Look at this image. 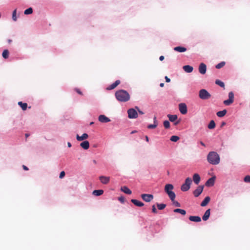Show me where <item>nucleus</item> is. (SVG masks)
Here are the masks:
<instances>
[{"label":"nucleus","mask_w":250,"mask_h":250,"mask_svg":"<svg viewBox=\"0 0 250 250\" xmlns=\"http://www.w3.org/2000/svg\"><path fill=\"white\" fill-rule=\"evenodd\" d=\"M115 97L118 101L122 102H126L129 100L130 95L125 90H119L116 92Z\"/></svg>","instance_id":"obj_1"},{"label":"nucleus","mask_w":250,"mask_h":250,"mask_svg":"<svg viewBox=\"0 0 250 250\" xmlns=\"http://www.w3.org/2000/svg\"><path fill=\"white\" fill-rule=\"evenodd\" d=\"M207 160L209 163L214 165L218 164L220 160L219 155L214 151L210 152L208 154Z\"/></svg>","instance_id":"obj_2"},{"label":"nucleus","mask_w":250,"mask_h":250,"mask_svg":"<svg viewBox=\"0 0 250 250\" xmlns=\"http://www.w3.org/2000/svg\"><path fill=\"white\" fill-rule=\"evenodd\" d=\"M174 187L171 184H166L165 186V191L171 201H173L176 197L175 193L172 191Z\"/></svg>","instance_id":"obj_3"},{"label":"nucleus","mask_w":250,"mask_h":250,"mask_svg":"<svg viewBox=\"0 0 250 250\" xmlns=\"http://www.w3.org/2000/svg\"><path fill=\"white\" fill-rule=\"evenodd\" d=\"M199 96L202 100H207L210 98L211 95L207 90L204 89H201L199 92Z\"/></svg>","instance_id":"obj_4"},{"label":"nucleus","mask_w":250,"mask_h":250,"mask_svg":"<svg viewBox=\"0 0 250 250\" xmlns=\"http://www.w3.org/2000/svg\"><path fill=\"white\" fill-rule=\"evenodd\" d=\"M234 101V94L232 91H230L229 93V99L225 100L223 103L226 105H230Z\"/></svg>","instance_id":"obj_5"},{"label":"nucleus","mask_w":250,"mask_h":250,"mask_svg":"<svg viewBox=\"0 0 250 250\" xmlns=\"http://www.w3.org/2000/svg\"><path fill=\"white\" fill-rule=\"evenodd\" d=\"M128 117L130 119H135L138 117L137 111L133 108L129 109L127 110Z\"/></svg>","instance_id":"obj_6"},{"label":"nucleus","mask_w":250,"mask_h":250,"mask_svg":"<svg viewBox=\"0 0 250 250\" xmlns=\"http://www.w3.org/2000/svg\"><path fill=\"white\" fill-rule=\"evenodd\" d=\"M141 197L144 201L149 202L153 200V195L150 194H142Z\"/></svg>","instance_id":"obj_7"},{"label":"nucleus","mask_w":250,"mask_h":250,"mask_svg":"<svg viewBox=\"0 0 250 250\" xmlns=\"http://www.w3.org/2000/svg\"><path fill=\"white\" fill-rule=\"evenodd\" d=\"M179 109L182 114H186L187 113V106L184 103H181L179 104Z\"/></svg>","instance_id":"obj_8"},{"label":"nucleus","mask_w":250,"mask_h":250,"mask_svg":"<svg viewBox=\"0 0 250 250\" xmlns=\"http://www.w3.org/2000/svg\"><path fill=\"white\" fill-rule=\"evenodd\" d=\"M204 186H199L194 191L193 194L195 197H198L203 192Z\"/></svg>","instance_id":"obj_9"},{"label":"nucleus","mask_w":250,"mask_h":250,"mask_svg":"<svg viewBox=\"0 0 250 250\" xmlns=\"http://www.w3.org/2000/svg\"><path fill=\"white\" fill-rule=\"evenodd\" d=\"M207 71V66L204 63H201L199 66V71L201 74H205Z\"/></svg>","instance_id":"obj_10"},{"label":"nucleus","mask_w":250,"mask_h":250,"mask_svg":"<svg viewBox=\"0 0 250 250\" xmlns=\"http://www.w3.org/2000/svg\"><path fill=\"white\" fill-rule=\"evenodd\" d=\"M101 182L103 184H107L109 182L110 177L104 176H101L99 177Z\"/></svg>","instance_id":"obj_11"},{"label":"nucleus","mask_w":250,"mask_h":250,"mask_svg":"<svg viewBox=\"0 0 250 250\" xmlns=\"http://www.w3.org/2000/svg\"><path fill=\"white\" fill-rule=\"evenodd\" d=\"M98 120L101 123H108L110 121V120L104 115H100Z\"/></svg>","instance_id":"obj_12"},{"label":"nucleus","mask_w":250,"mask_h":250,"mask_svg":"<svg viewBox=\"0 0 250 250\" xmlns=\"http://www.w3.org/2000/svg\"><path fill=\"white\" fill-rule=\"evenodd\" d=\"M120 83V81L117 80L113 83L111 84L108 87H107L106 88V89L108 90L113 89L115 88H116Z\"/></svg>","instance_id":"obj_13"},{"label":"nucleus","mask_w":250,"mask_h":250,"mask_svg":"<svg viewBox=\"0 0 250 250\" xmlns=\"http://www.w3.org/2000/svg\"><path fill=\"white\" fill-rule=\"evenodd\" d=\"M215 177L210 178L206 183L205 185L206 186H212L214 185L215 181Z\"/></svg>","instance_id":"obj_14"},{"label":"nucleus","mask_w":250,"mask_h":250,"mask_svg":"<svg viewBox=\"0 0 250 250\" xmlns=\"http://www.w3.org/2000/svg\"><path fill=\"white\" fill-rule=\"evenodd\" d=\"M88 137V135L86 133H83L81 136H80L78 134L76 136V139L79 141H82L85 139H86Z\"/></svg>","instance_id":"obj_15"},{"label":"nucleus","mask_w":250,"mask_h":250,"mask_svg":"<svg viewBox=\"0 0 250 250\" xmlns=\"http://www.w3.org/2000/svg\"><path fill=\"white\" fill-rule=\"evenodd\" d=\"M200 180V176L198 174L195 173L193 175V180L196 185L199 183Z\"/></svg>","instance_id":"obj_16"},{"label":"nucleus","mask_w":250,"mask_h":250,"mask_svg":"<svg viewBox=\"0 0 250 250\" xmlns=\"http://www.w3.org/2000/svg\"><path fill=\"white\" fill-rule=\"evenodd\" d=\"M131 202L137 207H141L144 206V204L143 202L136 199H131Z\"/></svg>","instance_id":"obj_17"},{"label":"nucleus","mask_w":250,"mask_h":250,"mask_svg":"<svg viewBox=\"0 0 250 250\" xmlns=\"http://www.w3.org/2000/svg\"><path fill=\"white\" fill-rule=\"evenodd\" d=\"M189 220L191 221L195 222H200L201 221V218L197 216H190L189 217Z\"/></svg>","instance_id":"obj_18"},{"label":"nucleus","mask_w":250,"mask_h":250,"mask_svg":"<svg viewBox=\"0 0 250 250\" xmlns=\"http://www.w3.org/2000/svg\"><path fill=\"white\" fill-rule=\"evenodd\" d=\"M210 214V209H207L206 212H205L202 219L204 221H207L209 217Z\"/></svg>","instance_id":"obj_19"},{"label":"nucleus","mask_w":250,"mask_h":250,"mask_svg":"<svg viewBox=\"0 0 250 250\" xmlns=\"http://www.w3.org/2000/svg\"><path fill=\"white\" fill-rule=\"evenodd\" d=\"M80 146L84 149H87L89 147V143L87 141H84L81 143Z\"/></svg>","instance_id":"obj_20"},{"label":"nucleus","mask_w":250,"mask_h":250,"mask_svg":"<svg viewBox=\"0 0 250 250\" xmlns=\"http://www.w3.org/2000/svg\"><path fill=\"white\" fill-rule=\"evenodd\" d=\"M184 70L187 73H191L193 70L192 66L187 65L183 66Z\"/></svg>","instance_id":"obj_21"},{"label":"nucleus","mask_w":250,"mask_h":250,"mask_svg":"<svg viewBox=\"0 0 250 250\" xmlns=\"http://www.w3.org/2000/svg\"><path fill=\"white\" fill-rule=\"evenodd\" d=\"M210 197L209 196H207L206 197H205L204 200L202 202L201 206L202 207H205L208 204L209 202L210 201Z\"/></svg>","instance_id":"obj_22"},{"label":"nucleus","mask_w":250,"mask_h":250,"mask_svg":"<svg viewBox=\"0 0 250 250\" xmlns=\"http://www.w3.org/2000/svg\"><path fill=\"white\" fill-rule=\"evenodd\" d=\"M174 50L179 52H184L187 50V48L182 46H176L174 48Z\"/></svg>","instance_id":"obj_23"},{"label":"nucleus","mask_w":250,"mask_h":250,"mask_svg":"<svg viewBox=\"0 0 250 250\" xmlns=\"http://www.w3.org/2000/svg\"><path fill=\"white\" fill-rule=\"evenodd\" d=\"M121 190L124 193L127 194H131L132 192L127 187L124 186L121 188Z\"/></svg>","instance_id":"obj_24"},{"label":"nucleus","mask_w":250,"mask_h":250,"mask_svg":"<svg viewBox=\"0 0 250 250\" xmlns=\"http://www.w3.org/2000/svg\"><path fill=\"white\" fill-rule=\"evenodd\" d=\"M104 191L102 189L94 190L93 191V194L95 196H100L103 194Z\"/></svg>","instance_id":"obj_25"},{"label":"nucleus","mask_w":250,"mask_h":250,"mask_svg":"<svg viewBox=\"0 0 250 250\" xmlns=\"http://www.w3.org/2000/svg\"><path fill=\"white\" fill-rule=\"evenodd\" d=\"M173 211L175 213H179L183 215H185L186 214V211L184 209H180V208H176L174 209Z\"/></svg>","instance_id":"obj_26"},{"label":"nucleus","mask_w":250,"mask_h":250,"mask_svg":"<svg viewBox=\"0 0 250 250\" xmlns=\"http://www.w3.org/2000/svg\"><path fill=\"white\" fill-rule=\"evenodd\" d=\"M18 105L21 106L23 110H25L27 107V104L26 103H23L22 102H19Z\"/></svg>","instance_id":"obj_27"},{"label":"nucleus","mask_w":250,"mask_h":250,"mask_svg":"<svg viewBox=\"0 0 250 250\" xmlns=\"http://www.w3.org/2000/svg\"><path fill=\"white\" fill-rule=\"evenodd\" d=\"M167 117L171 122H174L177 119V116L176 115H167Z\"/></svg>","instance_id":"obj_28"},{"label":"nucleus","mask_w":250,"mask_h":250,"mask_svg":"<svg viewBox=\"0 0 250 250\" xmlns=\"http://www.w3.org/2000/svg\"><path fill=\"white\" fill-rule=\"evenodd\" d=\"M227 113V110L226 109L217 112L216 114L219 117H222L224 116Z\"/></svg>","instance_id":"obj_29"},{"label":"nucleus","mask_w":250,"mask_h":250,"mask_svg":"<svg viewBox=\"0 0 250 250\" xmlns=\"http://www.w3.org/2000/svg\"><path fill=\"white\" fill-rule=\"evenodd\" d=\"M192 183V180L190 178L188 177L186 179L184 184L188 186V188H190V185Z\"/></svg>","instance_id":"obj_30"},{"label":"nucleus","mask_w":250,"mask_h":250,"mask_svg":"<svg viewBox=\"0 0 250 250\" xmlns=\"http://www.w3.org/2000/svg\"><path fill=\"white\" fill-rule=\"evenodd\" d=\"M208 128L210 129H213L215 127V123L213 120H211L208 126Z\"/></svg>","instance_id":"obj_31"},{"label":"nucleus","mask_w":250,"mask_h":250,"mask_svg":"<svg viewBox=\"0 0 250 250\" xmlns=\"http://www.w3.org/2000/svg\"><path fill=\"white\" fill-rule=\"evenodd\" d=\"M190 188H188V186L185 184H183L181 187V189L183 191H187Z\"/></svg>","instance_id":"obj_32"},{"label":"nucleus","mask_w":250,"mask_h":250,"mask_svg":"<svg viewBox=\"0 0 250 250\" xmlns=\"http://www.w3.org/2000/svg\"><path fill=\"white\" fill-rule=\"evenodd\" d=\"M166 204H157V207L159 210H163L166 207Z\"/></svg>","instance_id":"obj_33"},{"label":"nucleus","mask_w":250,"mask_h":250,"mask_svg":"<svg viewBox=\"0 0 250 250\" xmlns=\"http://www.w3.org/2000/svg\"><path fill=\"white\" fill-rule=\"evenodd\" d=\"M2 57L4 58V59H7L8 58V56H9V51L7 49H5L4 50H3V52H2Z\"/></svg>","instance_id":"obj_34"},{"label":"nucleus","mask_w":250,"mask_h":250,"mask_svg":"<svg viewBox=\"0 0 250 250\" xmlns=\"http://www.w3.org/2000/svg\"><path fill=\"white\" fill-rule=\"evenodd\" d=\"M32 13H33V9L31 7L28 8V9H26L24 12V14L25 15L31 14Z\"/></svg>","instance_id":"obj_35"},{"label":"nucleus","mask_w":250,"mask_h":250,"mask_svg":"<svg viewBox=\"0 0 250 250\" xmlns=\"http://www.w3.org/2000/svg\"><path fill=\"white\" fill-rule=\"evenodd\" d=\"M225 62H222L220 63H219L218 64H217L215 67L217 68V69H220L222 67H223L225 65Z\"/></svg>","instance_id":"obj_36"},{"label":"nucleus","mask_w":250,"mask_h":250,"mask_svg":"<svg viewBox=\"0 0 250 250\" xmlns=\"http://www.w3.org/2000/svg\"><path fill=\"white\" fill-rule=\"evenodd\" d=\"M170 140L172 142H176L179 140V137L177 136L173 135L170 137Z\"/></svg>","instance_id":"obj_37"},{"label":"nucleus","mask_w":250,"mask_h":250,"mask_svg":"<svg viewBox=\"0 0 250 250\" xmlns=\"http://www.w3.org/2000/svg\"><path fill=\"white\" fill-rule=\"evenodd\" d=\"M215 83L219 85L220 86H221L222 87H224V86H225L224 83L219 80H217L215 81Z\"/></svg>","instance_id":"obj_38"},{"label":"nucleus","mask_w":250,"mask_h":250,"mask_svg":"<svg viewBox=\"0 0 250 250\" xmlns=\"http://www.w3.org/2000/svg\"><path fill=\"white\" fill-rule=\"evenodd\" d=\"M164 126L166 128H169L170 127V123L169 122L166 120L164 122Z\"/></svg>","instance_id":"obj_39"},{"label":"nucleus","mask_w":250,"mask_h":250,"mask_svg":"<svg viewBox=\"0 0 250 250\" xmlns=\"http://www.w3.org/2000/svg\"><path fill=\"white\" fill-rule=\"evenodd\" d=\"M158 125V123H155L153 124L149 125L147 126L148 128L151 129V128H156Z\"/></svg>","instance_id":"obj_40"},{"label":"nucleus","mask_w":250,"mask_h":250,"mask_svg":"<svg viewBox=\"0 0 250 250\" xmlns=\"http://www.w3.org/2000/svg\"><path fill=\"white\" fill-rule=\"evenodd\" d=\"M16 12H17L16 9H15V10H14V11L13 12V13H12V19L14 21H17Z\"/></svg>","instance_id":"obj_41"},{"label":"nucleus","mask_w":250,"mask_h":250,"mask_svg":"<svg viewBox=\"0 0 250 250\" xmlns=\"http://www.w3.org/2000/svg\"><path fill=\"white\" fill-rule=\"evenodd\" d=\"M171 201L173 202V204L175 206L177 207H180L181 206L180 204L178 202L175 201V199Z\"/></svg>","instance_id":"obj_42"},{"label":"nucleus","mask_w":250,"mask_h":250,"mask_svg":"<svg viewBox=\"0 0 250 250\" xmlns=\"http://www.w3.org/2000/svg\"><path fill=\"white\" fill-rule=\"evenodd\" d=\"M244 180L245 182L250 183V176L247 175V176H245Z\"/></svg>","instance_id":"obj_43"},{"label":"nucleus","mask_w":250,"mask_h":250,"mask_svg":"<svg viewBox=\"0 0 250 250\" xmlns=\"http://www.w3.org/2000/svg\"><path fill=\"white\" fill-rule=\"evenodd\" d=\"M152 212L155 214L157 213V210L155 205H153L152 206Z\"/></svg>","instance_id":"obj_44"},{"label":"nucleus","mask_w":250,"mask_h":250,"mask_svg":"<svg viewBox=\"0 0 250 250\" xmlns=\"http://www.w3.org/2000/svg\"><path fill=\"white\" fill-rule=\"evenodd\" d=\"M65 174V172H64V171H62V172L60 173V174L59 178H60V179H62V178H63L64 177Z\"/></svg>","instance_id":"obj_45"},{"label":"nucleus","mask_w":250,"mask_h":250,"mask_svg":"<svg viewBox=\"0 0 250 250\" xmlns=\"http://www.w3.org/2000/svg\"><path fill=\"white\" fill-rule=\"evenodd\" d=\"M75 91L77 92L78 94L80 95H83L82 92L81 91L80 89L77 88H75Z\"/></svg>","instance_id":"obj_46"},{"label":"nucleus","mask_w":250,"mask_h":250,"mask_svg":"<svg viewBox=\"0 0 250 250\" xmlns=\"http://www.w3.org/2000/svg\"><path fill=\"white\" fill-rule=\"evenodd\" d=\"M119 201H120L122 203H124L125 201V198L124 197L121 196L118 198Z\"/></svg>","instance_id":"obj_47"},{"label":"nucleus","mask_w":250,"mask_h":250,"mask_svg":"<svg viewBox=\"0 0 250 250\" xmlns=\"http://www.w3.org/2000/svg\"><path fill=\"white\" fill-rule=\"evenodd\" d=\"M165 78L166 82L169 83L170 82V79L169 78H168L167 76H166Z\"/></svg>","instance_id":"obj_48"},{"label":"nucleus","mask_w":250,"mask_h":250,"mask_svg":"<svg viewBox=\"0 0 250 250\" xmlns=\"http://www.w3.org/2000/svg\"><path fill=\"white\" fill-rule=\"evenodd\" d=\"M136 108L137 109L139 114H142V115L144 114V112L143 111H142L141 110H139L138 107H136Z\"/></svg>","instance_id":"obj_49"},{"label":"nucleus","mask_w":250,"mask_h":250,"mask_svg":"<svg viewBox=\"0 0 250 250\" xmlns=\"http://www.w3.org/2000/svg\"><path fill=\"white\" fill-rule=\"evenodd\" d=\"M22 167H23V169L25 170H28V168L26 166H25L24 165L22 166Z\"/></svg>","instance_id":"obj_50"},{"label":"nucleus","mask_w":250,"mask_h":250,"mask_svg":"<svg viewBox=\"0 0 250 250\" xmlns=\"http://www.w3.org/2000/svg\"><path fill=\"white\" fill-rule=\"evenodd\" d=\"M164 58H164V56H161L160 57V58H159V59H160V60L161 61H163V60H164Z\"/></svg>","instance_id":"obj_51"},{"label":"nucleus","mask_w":250,"mask_h":250,"mask_svg":"<svg viewBox=\"0 0 250 250\" xmlns=\"http://www.w3.org/2000/svg\"><path fill=\"white\" fill-rule=\"evenodd\" d=\"M226 123L225 122H223L222 123H221V127H223V126L225 125H226Z\"/></svg>","instance_id":"obj_52"},{"label":"nucleus","mask_w":250,"mask_h":250,"mask_svg":"<svg viewBox=\"0 0 250 250\" xmlns=\"http://www.w3.org/2000/svg\"><path fill=\"white\" fill-rule=\"evenodd\" d=\"M154 124L157 123V121L156 120V117H154Z\"/></svg>","instance_id":"obj_53"},{"label":"nucleus","mask_w":250,"mask_h":250,"mask_svg":"<svg viewBox=\"0 0 250 250\" xmlns=\"http://www.w3.org/2000/svg\"><path fill=\"white\" fill-rule=\"evenodd\" d=\"M145 138H146V142H149V138H148V136H146Z\"/></svg>","instance_id":"obj_54"},{"label":"nucleus","mask_w":250,"mask_h":250,"mask_svg":"<svg viewBox=\"0 0 250 250\" xmlns=\"http://www.w3.org/2000/svg\"><path fill=\"white\" fill-rule=\"evenodd\" d=\"M67 146L69 147H70L71 146V144L70 142L67 143Z\"/></svg>","instance_id":"obj_55"},{"label":"nucleus","mask_w":250,"mask_h":250,"mask_svg":"<svg viewBox=\"0 0 250 250\" xmlns=\"http://www.w3.org/2000/svg\"><path fill=\"white\" fill-rule=\"evenodd\" d=\"M160 86L161 87H163L164 86V83H161L160 84Z\"/></svg>","instance_id":"obj_56"},{"label":"nucleus","mask_w":250,"mask_h":250,"mask_svg":"<svg viewBox=\"0 0 250 250\" xmlns=\"http://www.w3.org/2000/svg\"><path fill=\"white\" fill-rule=\"evenodd\" d=\"M200 144L202 146H205V145L203 142H200Z\"/></svg>","instance_id":"obj_57"},{"label":"nucleus","mask_w":250,"mask_h":250,"mask_svg":"<svg viewBox=\"0 0 250 250\" xmlns=\"http://www.w3.org/2000/svg\"><path fill=\"white\" fill-rule=\"evenodd\" d=\"M136 132H137V131L136 130H133V131L131 132V134H133V133H136Z\"/></svg>","instance_id":"obj_58"},{"label":"nucleus","mask_w":250,"mask_h":250,"mask_svg":"<svg viewBox=\"0 0 250 250\" xmlns=\"http://www.w3.org/2000/svg\"><path fill=\"white\" fill-rule=\"evenodd\" d=\"M93 163H94V164H97V162H96V160H94L93 161Z\"/></svg>","instance_id":"obj_59"},{"label":"nucleus","mask_w":250,"mask_h":250,"mask_svg":"<svg viewBox=\"0 0 250 250\" xmlns=\"http://www.w3.org/2000/svg\"><path fill=\"white\" fill-rule=\"evenodd\" d=\"M29 136V135L28 134H25V137L26 138H27L28 136Z\"/></svg>","instance_id":"obj_60"},{"label":"nucleus","mask_w":250,"mask_h":250,"mask_svg":"<svg viewBox=\"0 0 250 250\" xmlns=\"http://www.w3.org/2000/svg\"><path fill=\"white\" fill-rule=\"evenodd\" d=\"M179 123V122H178H178H175L174 124H175V125H178Z\"/></svg>","instance_id":"obj_61"},{"label":"nucleus","mask_w":250,"mask_h":250,"mask_svg":"<svg viewBox=\"0 0 250 250\" xmlns=\"http://www.w3.org/2000/svg\"><path fill=\"white\" fill-rule=\"evenodd\" d=\"M11 42H12L11 40H8V43H11Z\"/></svg>","instance_id":"obj_62"},{"label":"nucleus","mask_w":250,"mask_h":250,"mask_svg":"<svg viewBox=\"0 0 250 250\" xmlns=\"http://www.w3.org/2000/svg\"><path fill=\"white\" fill-rule=\"evenodd\" d=\"M93 124H94V123H93V122H90V124H89V125H92Z\"/></svg>","instance_id":"obj_63"}]
</instances>
